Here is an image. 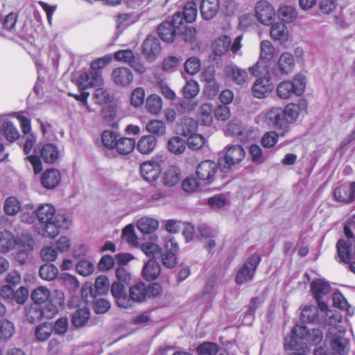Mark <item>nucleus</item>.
<instances>
[{
  "label": "nucleus",
  "instance_id": "423d86ee",
  "mask_svg": "<svg viewBox=\"0 0 355 355\" xmlns=\"http://www.w3.org/2000/svg\"><path fill=\"white\" fill-rule=\"evenodd\" d=\"M164 162L165 157L163 155H157L144 162L139 167L141 176L145 181L154 183L159 178Z\"/></svg>",
  "mask_w": 355,
  "mask_h": 355
},
{
  "label": "nucleus",
  "instance_id": "5fc2aeb1",
  "mask_svg": "<svg viewBox=\"0 0 355 355\" xmlns=\"http://www.w3.org/2000/svg\"><path fill=\"white\" fill-rule=\"evenodd\" d=\"M76 270L79 275L87 277L94 273L95 267L92 261L83 259L76 263Z\"/></svg>",
  "mask_w": 355,
  "mask_h": 355
},
{
  "label": "nucleus",
  "instance_id": "4c0bfd02",
  "mask_svg": "<svg viewBox=\"0 0 355 355\" xmlns=\"http://www.w3.org/2000/svg\"><path fill=\"white\" fill-rule=\"evenodd\" d=\"M55 215V208L49 203L41 205L37 210V216L40 223L52 220Z\"/></svg>",
  "mask_w": 355,
  "mask_h": 355
},
{
  "label": "nucleus",
  "instance_id": "a18cd8bd",
  "mask_svg": "<svg viewBox=\"0 0 355 355\" xmlns=\"http://www.w3.org/2000/svg\"><path fill=\"white\" fill-rule=\"evenodd\" d=\"M89 309L83 306L76 310V312L72 315V324L77 327H83L86 324L89 320Z\"/></svg>",
  "mask_w": 355,
  "mask_h": 355
},
{
  "label": "nucleus",
  "instance_id": "58836bf2",
  "mask_svg": "<svg viewBox=\"0 0 355 355\" xmlns=\"http://www.w3.org/2000/svg\"><path fill=\"white\" fill-rule=\"evenodd\" d=\"M53 333V325L49 322H44L35 329V336L40 342L47 340Z\"/></svg>",
  "mask_w": 355,
  "mask_h": 355
},
{
  "label": "nucleus",
  "instance_id": "c756f323",
  "mask_svg": "<svg viewBox=\"0 0 355 355\" xmlns=\"http://www.w3.org/2000/svg\"><path fill=\"white\" fill-rule=\"evenodd\" d=\"M51 308L49 313H46V318H51L53 317L58 311V306H62L64 302V295L62 291L54 290L50 297Z\"/></svg>",
  "mask_w": 355,
  "mask_h": 355
},
{
  "label": "nucleus",
  "instance_id": "72a5a7b5",
  "mask_svg": "<svg viewBox=\"0 0 355 355\" xmlns=\"http://www.w3.org/2000/svg\"><path fill=\"white\" fill-rule=\"evenodd\" d=\"M176 33H179V31L168 21L160 24L158 27V34L160 38L166 42H172Z\"/></svg>",
  "mask_w": 355,
  "mask_h": 355
},
{
  "label": "nucleus",
  "instance_id": "3c124183",
  "mask_svg": "<svg viewBox=\"0 0 355 355\" xmlns=\"http://www.w3.org/2000/svg\"><path fill=\"white\" fill-rule=\"evenodd\" d=\"M51 297V291L45 286H39L33 290L31 293V298L35 304L44 303Z\"/></svg>",
  "mask_w": 355,
  "mask_h": 355
},
{
  "label": "nucleus",
  "instance_id": "a878e982",
  "mask_svg": "<svg viewBox=\"0 0 355 355\" xmlns=\"http://www.w3.org/2000/svg\"><path fill=\"white\" fill-rule=\"evenodd\" d=\"M159 225V221L153 218L144 216L137 222L138 230L143 234H150L156 231Z\"/></svg>",
  "mask_w": 355,
  "mask_h": 355
},
{
  "label": "nucleus",
  "instance_id": "69168bd1",
  "mask_svg": "<svg viewBox=\"0 0 355 355\" xmlns=\"http://www.w3.org/2000/svg\"><path fill=\"white\" fill-rule=\"evenodd\" d=\"M318 311L314 306H305L301 313V318L303 321L313 322L317 320Z\"/></svg>",
  "mask_w": 355,
  "mask_h": 355
},
{
  "label": "nucleus",
  "instance_id": "ddd939ff",
  "mask_svg": "<svg viewBox=\"0 0 355 355\" xmlns=\"http://www.w3.org/2000/svg\"><path fill=\"white\" fill-rule=\"evenodd\" d=\"M218 168V162L216 163L211 160H205L198 166L196 174L200 180L210 182L213 180Z\"/></svg>",
  "mask_w": 355,
  "mask_h": 355
},
{
  "label": "nucleus",
  "instance_id": "cd10ccee",
  "mask_svg": "<svg viewBox=\"0 0 355 355\" xmlns=\"http://www.w3.org/2000/svg\"><path fill=\"white\" fill-rule=\"evenodd\" d=\"M231 42V38L227 35L216 39L211 46L214 55L217 56L225 55L230 50Z\"/></svg>",
  "mask_w": 355,
  "mask_h": 355
},
{
  "label": "nucleus",
  "instance_id": "774afa93",
  "mask_svg": "<svg viewBox=\"0 0 355 355\" xmlns=\"http://www.w3.org/2000/svg\"><path fill=\"white\" fill-rule=\"evenodd\" d=\"M110 282L105 275H100L96 277L95 281V288L100 295L106 294L109 291Z\"/></svg>",
  "mask_w": 355,
  "mask_h": 355
},
{
  "label": "nucleus",
  "instance_id": "4468645a",
  "mask_svg": "<svg viewBox=\"0 0 355 355\" xmlns=\"http://www.w3.org/2000/svg\"><path fill=\"white\" fill-rule=\"evenodd\" d=\"M273 89V85L269 76L259 78L254 83L252 92L257 98L266 97Z\"/></svg>",
  "mask_w": 355,
  "mask_h": 355
},
{
  "label": "nucleus",
  "instance_id": "9b49d317",
  "mask_svg": "<svg viewBox=\"0 0 355 355\" xmlns=\"http://www.w3.org/2000/svg\"><path fill=\"white\" fill-rule=\"evenodd\" d=\"M257 19L263 25H270L275 19V12L272 6L266 1L257 2L255 6Z\"/></svg>",
  "mask_w": 355,
  "mask_h": 355
},
{
  "label": "nucleus",
  "instance_id": "f8f14e48",
  "mask_svg": "<svg viewBox=\"0 0 355 355\" xmlns=\"http://www.w3.org/2000/svg\"><path fill=\"white\" fill-rule=\"evenodd\" d=\"M103 83L101 72L95 70H92L89 73H82L77 80V84L83 89H87L89 87H101Z\"/></svg>",
  "mask_w": 355,
  "mask_h": 355
},
{
  "label": "nucleus",
  "instance_id": "f704fd0d",
  "mask_svg": "<svg viewBox=\"0 0 355 355\" xmlns=\"http://www.w3.org/2000/svg\"><path fill=\"white\" fill-rule=\"evenodd\" d=\"M198 355H227L224 350L219 349L217 345L211 342H204L196 348Z\"/></svg>",
  "mask_w": 355,
  "mask_h": 355
},
{
  "label": "nucleus",
  "instance_id": "c9c22d12",
  "mask_svg": "<svg viewBox=\"0 0 355 355\" xmlns=\"http://www.w3.org/2000/svg\"><path fill=\"white\" fill-rule=\"evenodd\" d=\"M15 334L14 323L6 319L0 320V341L7 342Z\"/></svg>",
  "mask_w": 355,
  "mask_h": 355
},
{
  "label": "nucleus",
  "instance_id": "2eb2a0df",
  "mask_svg": "<svg viewBox=\"0 0 355 355\" xmlns=\"http://www.w3.org/2000/svg\"><path fill=\"white\" fill-rule=\"evenodd\" d=\"M307 101L305 99H300L298 103L288 104L283 110V117L286 121L288 126L294 123L299 116L301 110L306 109Z\"/></svg>",
  "mask_w": 355,
  "mask_h": 355
},
{
  "label": "nucleus",
  "instance_id": "4d7b16f0",
  "mask_svg": "<svg viewBox=\"0 0 355 355\" xmlns=\"http://www.w3.org/2000/svg\"><path fill=\"white\" fill-rule=\"evenodd\" d=\"M338 308L345 311L348 315L353 314V309L350 307L345 297L339 292L334 290V308Z\"/></svg>",
  "mask_w": 355,
  "mask_h": 355
},
{
  "label": "nucleus",
  "instance_id": "13d9d810",
  "mask_svg": "<svg viewBox=\"0 0 355 355\" xmlns=\"http://www.w3.org/2000/svg\"><path fill=\"white\" fill-rule=\"evenodd\" d=\"M198 13L197 5L193 1L188 2L184 7L182 14L184 17L185 22L191 23L196 19Z\"/></svg>",
  "mask_w": 355,
  "mask_h": 355
},
{
  "label": "nucleus",
  "instance_id": "f257e3e1",
  "mask_svg": "<svg viewBox=\"0 0 355 355\" xmlns=\"http://www.w3.org/2000/svg\"><path fill=\"white\" fill-rule=\"evenodd\" d=\"M322 340V334L319 329L307 330L304 326L296 325L293 327L289 337L285 338L286 349H294L297 345L307 347L315 345Z\"/></svg>",
  "mask_w": 355,
  "mask_h": 355
},
{
  "label": "nucleus",
  "instance_id": "aec40b11",
  "mask_svg": "<svg viewBox=\"0 0 355 355\" xmlns=\"http://www.w3.org/2000/svg\"><path fill=\"white\" fill-rule=\"evenodd\" d=\"M225 72L227 76L237 85H243L249 80L248 72L236 66H227Z\"/></svg>",
  "mask_w": 355,
  "mask_h": 355
},
{
  "label": "nucleus",
  "instance_id": "9d476101",
  "mask_svg": "<svg viewBox=\"0 0 355 355\" xmlns=\"http://www.w3.org/2000/svg\"><path fill=\"white\" fill-rule=\"evenodd\" d=\"M261 261V257L257 254L252 255L239 268L236 276V282L243 284L251 281L255 273L256 269Z\"/></svg>",
  "mask_w": 355,
  "mask_h": 355
},
{
  "label": "nucleus",
  "instance_id": "6e6d98bb",
  "mask_svg": "<svg viewBox=\"0 0 355 355\" xmlns=\"http://www.w3.org/2000/svg\"><path fill=\"white\" fill-rule=\"evenodd\" d=\"M199 91V85L193 80L187 81L185 85L182 88L183 96L187 99L196 97L198 94Z\"/></svg>",
  "mask_w": 355,
  "mask_h": 355
},
{
  "label": "nucleus",
  "instance_id": "7c9ffc66",
  "mask_svg": "<svg viewBox=\"0 0 355 355\" xmlns=\"http://www.w3.org/2000/svg\"><path fill=\"white\" fill-rule=\"evenodd\" d=\"M198 117L201 123L209 126L213 122V106L211 103L202 104L198 112Z\"/></svg>",
  "mask_w": 355,
  "mask_h": 355
},
{
  "label": "nucleus",
  "instance_id": "bf43d9fd",
  "mask_svg": "<svg viewBox=\"0 0 355 355\" xmlns=\"http://www.w3.org/2000/svg\"><path fill=\"white\" fill-rule=\"evenodd\" d=\"M197 130L198 123L192 119H185L182 123V134L185 137L196 134Z\"/></svg>",
  "mask_w": 355,
  "mask_h": 355
},
{
  "label": "nucleus",
  "instance_id": "e433bc0d",
  "mask_svg": "<svg viewBox=\"0 0 355 355\" xmlns=\"http://www.w3.org/2000/svg\"><path fill=\"white\" fill-rule=\"evenodd\" d=\"M146 130L153 136L161 137L166 134V126L163 121L153 119L146 124Z\"/></svg>",
  "mask_w": 355,
  "mask_h": 355
},
{
  "label": "nucleus",
  "instance_id": "f3484780",
  "mask_svg": "<svg viewBox=\"0 0 355 355\" xmlns=\"http://www.w3.org/2000/svg\"><path fill=\"white\" fill-rule=\"evenodd\" d=\"M111 293L119 307L128 309L131 307V301L126 295L125 287L121 283L115 282L111 286Z\"/></svg>",
  "mask_w": 355,
  "mask_h": 355
},
{
  "label": "nucleus",
  "instance_id": "b1692460",
  "mask_svg": "<svg viewBox=\"0 0 355 355\" xmlns=\"http://www.w3.org/2000/svg\"><path fill=\"white\" fill-rule=\"evenodd\" d=\"M219 9V0H202L200 4V12L205 20L212 19Z\"/></svg>",
  "mask_w": 355,
  "mask_h": 355
},
{
  "label": "nucleus",
  "instance_id": "6e6552de",
  "mask_svg": "<svg viewBox=\"0 0 355 355\" xmlns=\"http://www.w3.org/2000/svg\"><path fill=\"white\" fill-rule=\"evenodd\" d=\"M336 247L339 261L345 263H350L349 267L355 274V261L350 262L352 257L355 255V239L353 236L350 240L347 239V241L343 239L338 241Z\"/></svg>",
  "mask_w": 355,
  "mask_h": 355
},
{
  "label": "nucleus",
  "instance_id": "4be33fe9",
  "mask_svg": "<svg viewBox=\"0 0 355 355\" xmlns=\"http://www.w3.org/2000/svg\"><path fill=\"white\" fill-rule=\"evenodd\" d=\"M157 242V235H153L150 236L148 241L143 243L139 247L146 256L155 258L156 256L160 255L163 250Z\"/></svg>",
  "mask_w": 355,
  "mask_h": 355
},
{
  "label": "nucleus",
  "instance_id": "dca6fc26",
  "mask_svg": "<svg viewBox=\"0 0 355 355\" xmlns=\"http://www.w3.org/2000/svg\"><path fill=\"white\" fill-rule=\"evenodd\" d=\"M159 52V40L153 35L148 36L143 44V53L146 58L149 61H153L156 59Z\"/></svg>",
  "mask_w": 355,
  "mask_h": 355
},
{
  "label": "nucleus",
  "instance_id": "e2e57ef3",
  "mask_svg": "<svg viewBox=\"0 0 355 355\" xmlns=\"http://www.w3.org/2000/svg\"><path fill=\"white\" fill-rule=\"evenodd\" d=\"M205 143V137L200 134L196 133L187 137V144L189 148L193 150L200 149Z\"/></svg>",
  "mask_w": 355,
  "mask_h": 355
},
{
  "label": "nucleus",
  "instance_id": "338daca9",
  "mask_svg": "<svg viewBox=\"0 0 355 355\" xmlns=\"http://www.w3.org/2000/svg\"><path fill=\"white\" fill-rule=\"evenodd\" d=\"M115 60L130 64L135 58L134 53L131 50L125 49L116 51L114 55Z\"/></svg>",
  "mask_w": 355,
  "mask_h": 355
},
{
  "label": "nucleus",
  "instance_id": "a19ab883",
  "mask_svg": "<svg viewBox=\"0 0 355 355\" xmlns=\"http://www.w3.org/2000/svg\"><path fill=\"white\" fill-rule=\"evenodd\" d=\"M146 295V287L144 283H138L130 287L129 295L131 301V306L133 302L142 301Z\"/></svg>",
  "mask_w": 355,
  "mask_h": 355
},
{
  "label": "nucleus",
  "instance_id": "1a4fd4ad",
  "mask_svg": "<svg viewBox=\"0 0 355 355\" xmlns=\"http://www.w3.org/2000/svg\"><path fill=\"white\" fill-rule=\"evenodd\" d=\"M164 252L160 254L162 264L168 268H173L178 262V244L173 236H166L164 237Z\"/></svg>",
  "mask_w": 355,
  "mask_h": 355
},
{
  "label": "nucleus",
  "instance_id": "79ce46f5",
  "mask_svg": "<svg viewBox=\"0 0 355 355\" xmlns=\"http://www.w3.org/2000/svg\"><path fill=\"white\" fill-rule=\"evenodd\" d=\"M270 35L275 40L284 42L288 40V31L284 24L276 23L273 24L270 28Z\"/></svg>",
  "mask_w": 355,
  "mask_h": 355
},
{
  "label": "nucleus",
  "instance_id": "6ab92c4d",
  "mask_svg": "<svg viewBox=\"0 0 355 355\" xmlns=\"http://www.w3.org/2000/svg\"><path fill=\"white\" fill-rule=\"evenodd\" d=\"M295 63L293 55L288 52L282 53L277 62L276 70L282 75H288L295 69Z\"/></svg>",
  "mask_w": 355,
  "mask_h": 355
},
{
  "label": "nucleus",
  "instance_id": "2f4dec72",
  "mask_svg": "<svg viewBox=\"0 0 355 355\" xmlns=\"http://www.w3.org/2000/svg\"><path fill=\"white\" fill-rule=\"evenodd\" d=\"M17 244L16 239L9 231H3L0 234V252L6 253L12 250Z\"/></svg>",
  "mask_w": 355,
  "mask_h": 355
},
{
  "label": "nucleus",
  "instance_id": "09e8293b",
  "mask_svg": "<svg viewBox=\"0 0 355 355\" xmlns=\"http://www.w3.org/2000/svg\"><path fill=\"white\" fill-rule=\"evenodd\" d=\"M278 16L283 21L290 23L297 18V11L293 6H284L279 8Z\"/></svg>",
  "mask_w": 355,
  "mask_h": 355
},
{
  "label": "nucleus",
  "instance_id": "8fccbe9b",
  "mask_svg": "<svg viewBox=\"0 0 355 355\" xmlns=\"http://www.w3.org/2000/svg\"><path fill=\"white\" fill-rule=\"evenodd\" d=\"M39 273L42 279L53 281L58 275V269L53 264L45 263L41 266Z\"/></svg>",
  "mask_w": 355,
  "mask_h": 355
},
{
  "label": "nucleus",
  "instance_id": "f03ea898",
  "mask_svg": "<svg viewBox=\"0 0 355 355\" xmlns=\"http://www.w3.org/2000/svg\"><path fill=\"white\" fill-rule=\"evenodd\" d=\"M306 79L302 73L296 74L292 80H283L276 87L277 96L282 100H287L293 96H302L306 89Z\"/></svg>",
  "mask_w": 355,
  "mask_h": 355
},
{
  "label": "nucleus",
  "instance_id": "c03bdc74",
  "mask_svg": "<svg viewBox=\"0 0 355 355\" xmlns=\"http://www.w3.org/2000/svg\"><path fill=\"white\" fill-rule=\"evenodd\" d=\"M1 130L3 135L8 141H14L19 137L18 130L11 121H4L2 123Z\"/></svg>",
  "mask_w": 355,
  "mask_h": 355
},
{
  "label": "nucleus",
  "instance_id": "20e7f679",
  "mask_svg": "<svg viewBox=\"0 0 355 355\" xmlns=\"http://www.w3.org/2000/svg\"><path fill=\"white\" fill-rule=\"evenodd\" d=\"M334 355H347L350 349L349 340L345 337L346 321L343 320L340 312L334 310Z\"/></svg>",
  "mask_w": 355,
  "mask_h": 355
},
{
  "label": "nucleus",
  "instance_id": "0eeeda50",
  "mask_svg": "<svg viewBox=\"0 0 355 355\" xmlns=\"http://www.w3.org/2000/svg\"><path fill=\"white\" fill-rule=\"evenodd\" d=\"M283 114V110L275 107L260 114L259 118L266 125L272 126L277 130L280 136H284L289 132V127L284 119Z\"/></svg>",
  "mask_w": 355,
  "mask_h": 355
},
{
  "label": "nucleus",
  "instance_id": "5701e85b",
  "mask_svg": "<svg viewBox=\"0 0 355 355\" xmlns=\"http://www.w3.org/2000/svg\"><path fill=\"white\" fill-rule=\"evenodd\" d=\"M61 180V175L58 170L51 168L46 170L41 177V183L46 189L56 187Z\"/></svg>",
  "mask_w": 355,
  "mask_h": 355
},
{
  "label": "nucleus",
  "instance_id": "39448f33",
  "mask_svg": "<svg viewBox=\"0 0 355 355\" xmlns=\"http://www.w3.org/2000/svg\"><path fill=\"white\" fill-rule=\"evenodd\" d=\"M245 151L241 145H231L226 147L224 157L218 159L219 169L222 173H227L244 159Z\"/></svg>",
  "mask_w": 355,
  "mask_h": 355
},
{
  "label": "nucleus",
  "instance_id": "bb28decb",
  "mask_svg": "<svg viewBox=\"0 0 355 355\" xmlns=\"http://www.w3.org/2000/svg\"><path fill=\"white\" fill-rule=\"evenodd\" d=\"M157 145V139L153 135L141 137L136 146L137 150L144 155L150 154Z\"/></svg>",
  "mask_w": 355,
  "mask_h": 355
},
{
  "label": "nucleus",
  "instance_id": "7ed1b4c3",
  "mask_svg": "<svg viewBox=\"0 0 355 355\" xmlns=\"http://www.w3.org/2000/svg\"><path fill=\"white\" fill-rule=\"evenodd\" d=\"M311 292L317 300L321 313L325 315V322L331 325L333 318V311L329 309L326 302L322 298L328 294L331 290L330 284L322 279H317L311 282L310 284Z\"/></svg>",
  "mask_w": 355,
  "mask_h": 355
},
{
  "label": "nucleus",
  "instance_id": "864d4df0",
  "mask_svg": "<svg viewBox=\"0 0 355 355\" xmlns=\"http://www.w3.org/2000/svg\"><path fill=\"white\" fill-rule=\"evenodd\" d=\"M275 48L268 40H263L260 44V59L266 62H269L273 58Z\"/></svg>",
  "mask_w": 355,
  "mask_h": 355
},
{
  "label": "nucleus",
  "instance_id": "49530a36",
  "mask_svg": "<svg viewBox=\"0 0 355 355\" xmlns=\"http://www.w3.org/2000/svg\"><path fill=\"white\" fill-rule=\"evenodd\" d=\"M135 147V141L131 138L118 139L115 148L121 155H127L131 153Z\"/></svg>",
  "mask_w": 355,
  "mask_h": 355
},
{
  "label": "nucleus",
  "instance_id": "052dcab7",
  "mask_svg": "<svg viewBox=\"0 0 355 355\" xmlns=\"http://www.w3.org/2000/svg\"><path fill=\"white\" fill-rule=\"evenodd\" d=\"M46 313H49V311H42L41 309L37 306H31L26 311V319L31 323L40 320L44 315L46 317Z\"/></svg>",
  "mask_w": 355,
  "mask_h": 355
},
{
  "label": "nucleus",
  "instance_id": "473e14b6",
  "mask_svg": "<svg viewBox=\"0 0 355 355\" xmlns=\"http://www.w3.org/2000/svg\"><path fill=\"white\" fill-rule=\"evenodd\" d=\"M187 144L184 139L179 136L171 137L167 142L168 150L174 155H181L186 150Z\"/></svg>",
  "mask_w": 355,
  "mask_h": 355
},
{
  "label": "nucleus",
  "instance_id": "37998d69",
  "mask_svg": "<svg viewBox=\"0 0 355 355\" xmlns=\"http://www.w3.org/2000/svg\"><path fill=\"white\" fill-rule=\"evenodd\" d=\"M162 107V98L157 94L149 96L146 101V108L152 114H158Z\"/></svg>",
  "mask_w": 355,
  "mask_h": 355
},
{
  "label": "nucleus",
  "instance_id": "603ef678",
  "mask_svg": "<svg viewBox=\"0 0 355 355\" xmlns=\"http://www.w3.org/2000/svg\"><path fill=\"white\" fill-rule=\"evenodd\" d=\"M118 134L112 130H105L101 134V142L107 149H113L116 147L118 140Z\"/></svg>",
  "mask_w": 355,
  "mask_h": 355
},
{
  "label": "nucleus",
  "instance_id": "ea45409f",
  "mask_svg": "<svg viewBox=\"0 0 355 355\" xmlns=\"http://www.w3.org/2000/svg\"><path fill=\"white\" fill-rule=\"evenodd\" d=\"M59 232L60 231L53 220L40 223L38 233L42 236L52 239L57 236Z\"/></svg>",
  "mask_w": 355,
  "mask_h": 355
},
{
  "label": "nucleus",
  "instance_id": "680f3d73",
  "mask_svg": "<svg viewBox=\"0 0 355 355\" xmlns=\"http://www.w3.org/2000/svg\"><path fill=\"white\" fill-rule=\"evenodd\" d=\"M145 99V91L142 87L135 88L130 95V103L135 107L143 105Z\"/></svg>",
  "mask_w": 355,
  "mask_h": 355
},
{
  "label": "nucleus",
  "instance_id": "de8ad7c7",
  "mask_svg": "<svg viewBox=\"0 0 355 355\" xmlns=\"http://www.w3.org/2000/svg\"><path fill=\"white\" fill-rule=\"evenodd\" d=\"M122 237L129 245L136 248L140 246L139 238L135 233L133 225L129 224L123 228Z\"/></svg>",
  "mask_w": 355,
  "mask_h": 355
},
{
  "label": "nucleus",
  "instance_id": "393cba45",
  "mask_svg": "<svg viewBox=\"0 0 355 355\" xmlns=\"http://www.w3.org/2000/svg\"><path fill=\"white\" fill-rule=\"evenodd\" d=\"M161 268L159 264L154 259L146 262L142 269V276L147 281L155 279L160 274Z\"/></svg>",
  "mask_w": 355,
  "mask_h": 355
},
{
  "label": "nucleus",
  "instance_id": "c85d7f7f",
  "mask_svg": "<svg viewBox=\"0 0 355 355\" xmlns=\"http://www.w3.org/2000/svg\"><path fill=\"white\" fill-rule=\"evenodd\" d=\"M180 180V171L175 165H170L163 173V183L164 185L173 187Z\"/></svg>",
  "mask_w": 355,
  "mask_h": 355
},
{
  "label": "nucleus",
  "instance_id": "412c9836",
  "mask_svg": "<svg viewBox=\"0 0 355 355\" xmlns=\"http://www.w3.org/2000/svg\"><path fill=\"white\" fill-rule=\"evenodd\" d=\"M40 154L44 162L47 164L55 163L60 155L58 146L53 144H46L42 146Z\"/></svg>",
  "mask_w": 355,
  "mask_h": 355
},
{
  "label": "nucleus",
  "instance_id": "a211bd4d",
  "mask_svg": "<svg viewBox=\"0 0 355 355\" xmlns=\"http://www.w3.org/2000/svg\"><path fill=\"white\" fill-rule=\"evenodd\" d=\"M112 80L119 86L126 87L132 83L134 76L132 71L126 67H118L112 73Z\"/></svg>",
  "mask_w": 355,
  "mask_h": 355
},
{
  "label": "nucleus",
  "instance_id": "0e129e2a",
  "mask_svg": "<svg viewBox=\"0 0 355 355\" xmlns=\"http://www.w3.org/2000/svg\"><path fill=\"white\" fill-rule=\"evenodd\" d=\"M201 67V62L199 58L191 57L187 60L184 63V69L186 71L191 75L198 73Z\"/></svg>",
  "mask_w": 355,
  "mask_h": 355
}]
</instances>
